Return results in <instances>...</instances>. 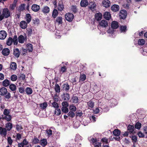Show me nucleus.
Segmentation results:
<instances>
[{"label":"nucleus","mask_w":147,"mask_h":147,"mask_svg":"<svg viewBox=\"0 0 147 147\" xmlns=\"http://www.w3.org/2000/svg\"><path fill=\"white\" fill-rule=\"evenodd\" d=\"M0 95L2 96L5 95L4 96L5 98L7 99H9L11 97V94L9 92L7 93V90L5 87L0 88Z\"/></svg>","instance_id":"f257e3e1"},{"label":"nucleus","mask_w":147,"mask_h":147,"mask_svg":"<svg viewBox=\"0 0 147 147\" xmlns=\"http://www.w3.org/2000/svg\"><path fill=\"white\" fill-rule=\"evenodd\" d=\"M10 16V12L9 9L7 8H4L2 14L0 15V21L2 20L4 18H7Z\"/></svg>","instance_id":"f03ea898"},{"label":"nucleus","mask_w":147,"mask_h":147,"mask_svg":"<svg viewBox=\"0 0 147 147\" xmlns=\"http://www.w3.org/2000/svg\"><path fill=\"white\" fill-rule=\"evenodd\" d=\"M127 11L125 9L121 10L119 12V18L120 19L125 20L127 16Z\"/></svg>","instance_id":"7ed1b4c3"},{"label":"nucleus","mask_w":147,"mask_h":147,"mask_svg":"<svg viewBox=\"0 0 147 147\" xmlns=\"http://www.w3.org/2000/svg\"><path fill=\"white\" fill-rule=\"evenodd\" d=\"M65 18L66 20L69 22H71L74 18L73 14L70 13H68L65 15Z\"/></svg>","instance_id":"20e7f679"},{"label":"nucleus","mask_w":147,"mask_h":147,"mask_svg":"<svg viewBox=\"0 0 147 147\" xmlns=\"http://www.w3.org/2000/svg\"><path fill=\"white\" fill-rule=\"evenodd\" d=\"M7 130L5 128L0 127V135L5 138L7 134Z\"/></svg>","instance_id":"39448f33"},{"label":"nucleus","mask_w":147,"mask_h":147,"mask_svg":"<svg viewBox=\"0 0 147 147\" xmlns=\"http://www.w3.org/2000/svg\"><path fill=\"white\" fill-rule=\"evenodd\" d=\"M18 41L20 43H23L25 41L27 40V36H24L22 35H20L18 38Z\"/></svg>","instance_id":"423d86ee"},{"label":"nucleus","mask_w":147,"mask_h":147,"mask_svg":"<svg viewBox=\"0 0 147 147\" xmlns=\"http://www.w3.org/2000/svg\"><path fill=\"white\" fill-rule=\"evenodd\" d=\"M120 7L118 5H113L111 7V10L114 12H116L119 11Z\"/></svg>","instance_id":"0eeeda50"},{"label":"nucleus","mask_w":147,"mask_h":147,"mask_svg":"<svg viewBox=\"0 0 147 147\" xmlns=\"http://www.w3.org/2000/svg\"><path fill=\"white\" fill-rule=\"evenodd\" d=\"M103 7L106 8L109 7L111 5V2L109 0H104L102 3Z\"/></svg>","instance_id":"6e6552de"},{"label":"nucleus","mask_w":147,"mask_h":147,"mask_svg":"<svg viewBox=\"0 0 147 147\" xmlns=\"http://www.w3.org/2000/svg\"><path fill=\"white\" fill-rule=\"evenodd\" d=\"M7 34L6 32L4 30L0 31V39L1 40L4 39L7 36Z\"/></svg>","instance_id":"1a4fd4ad"},{"label":"nucleus","mask_w":147,"mask_h":147,"mask_svg":"<svg viewBox=\"0 0 147 147\" xmlns=\"http://www.w3.org/2000/svg\"><path fill=\"white\" fill-rule=\"evenodd\" d=\"M63 99L65 101H68L70 98L69 95L67 92L63 93L62 95Z\"/></svg>","instance_id":"9d476101"},{"label":"nucleus","mask_w":147,"mask_h":147,"mask_svg":"<svg viewBox=\"0 0 147 147\" xmlns=\"http://www.w3.org/2000/svg\"><path fill=\"white\" fill-rule=\"evenodd\" d=\"M31 8L33 11L34 12H37L39 10L40 7L39 5L36 4H34L32 5Z\"/></svg>","instance_id":"9b49d317"},{"label":"nucleus","mask_w":147,"mask_h":147,"mask_svg":"<svg viewBox=\"0 0 147 147\" xmlns=\"http://www.w3.org/2000/svg\"><path fill=\"white\" fill-rule=\"evenodd\" d=\"M13 127L12 124L10 122H7L5 124V127L7 131H10Z\"/></svg>","instance_id":"f8f14e48"},{"label":"nucleus","mask_w":147,"mask_h":147,"mask_svg":"<svg viewBox=\"0 0 147 147\" xmlns=\"http://www.w3.org/2000/svg\"><path fill=\"white\" fill-rule=\"evenodd\" d=\"M13 54L15 57L18 58L20 55V51L18 49L16 48L13 50Z\"/></svg>","instance_id":"ddd939ff"},{"label":"nucleus","mask_w":147,"mask_h":147,"mask_svg":"<svg viewBox=\"0 0 147 147\" xmlns=\"http://www.w3.org/2000/svg\"><path fill=\"white\" fill-rule=\"evenodd\" d=\"M103 16L105 19L108 20H109L111 17L110 13L108 12H105Z\"/></svg>","instance_id":"4468645a"},{"label":"nucleus","mask_w":147,"mask_h":147,"mask_svg":"<svg viewBox=\"0 0 147 147\" xmlns=\"http://www.w3.org/2000/svg\"><path fill=\"white\" fill-rule=\"evenodd\" d=\"M119 27L118 23L115 21H113L111 24V27L113 29H117Z\"/></svg>","instance_id":"2eb2a0df"},{"label":"nucleus","mask_w":147,"mask_h":147,"mask_svg":"<svg viewBox=\"0 0 147 147\" xmlns=\"http://www.w3.org/2000/svg\"><path fill=\"white\" fill-rule=\"evenodd\" d=\"M2 53L5 56H7L10 53V50L8 48H4L2 50Z\"/></svg>","instance_id":"dca6fc26"},{"label":"nucleus","mask_w":147,"mask_h":147,"mask_svg":"<svg viewBox=\"0 0 147 147\" xmlns=\"http://www.w3.org/2000/svg\"><path fill=\"white\" fill-rule=\"evenodd\" d=\"M28 24L27 22L25 21H22L20 22V27L22 28L25 29L27 27Z\"/></svg>","instance_id":"f3484780"},{"label":"nucleus","mask_w":147,"mask_h":147,"mask_svg":"<svg viewBox=\"0 0 147 147\" xmlns=\"http://www.w3.org/2000/svg\"><path fill=\"white\" fill-rule=\"evenodd\" d=\"M99 25L102 27H106L108 26V22L105 20H102L99 23Z\"/></svg>","instance_id":"a211bd4d"},{"label":"nucleus","mask_w":147,"mask_h":147,"mask_svg":"<svg viewBox=\"0 0 147 147\" xmlns=\"http://www.w3.org/2000/svg\"><path fill=\"white\" fill-rule=\"evenodd\" d=\"M25 18L27 23L28 24L31 22L32 20V17L30 14L28 13L26 15Z\"/></svg>","instance_id":"6ab92c4d"},{"label":"nucleus","mask_w":147,"mask_h":147,"mask_svg":"<svg viewBox=\"0 0 147 147\" xmlns=\"http://www.w3.org/2000/svg\"><path fill=\"white\" fill-rule=\"evenodd\" d=\"M134 129L133 125H129L127 127V130L130 134L133 133Z\"/></svg>","instance_id":"aec40b11"},{"label":"nucleus","mask_w":147,"mask_h":147,"mask_svg":"<svg viewBox=\"0 0 147 147\" xmlns=\"http://www.w3.org/2000/svg\"><path fill=\"white\" fill-rule=\"evenodd\" d=\"M42 11L45 14L49 13L50 11L49 7L47 6H44L42 8Z\"/></svg>","instance_id":"412c9836"},{"label":"nucleus","mask_w":147,"mask_h":147,"mask_svg":"<svg viewBox=\"0 0 147 147\" xmlns=\"http://www.w3.org/2000/svg\"><path fill=\"white\" fill-rule=\"evenodd\" d=\"M62 87L63 90H65L66 92H68L69 89V86L68 84L65 83L63 84Z\"/></svg>","instance_id":"4be33fe9"},{"label":"nucleus","mask_w":147,"mask_h":147,"mask_svg":"<svg viewBox=\"0 0 147 147\" xmlns=\"http://www.w3.org/2000/svg\"><path fill=\"white\" fill-rule=\"evenodd\" d=\"M2 116L3 120L5 119L8 122L10 121L12 118L11 116L9 115L5 116H4L3 115Z\"/></svg>","instance_id":"5701e85b"},{"label":"nucleus","mask_w":147,"mask_h":147,"mask_svg":"<svg viewBox=\"0 0 147 147\" xmlns=\"http://www.w3.org/2000/svg\"><path fill=\"white\" fill-rule=\"evenodd\" d=\"M80 4L82 7H86L88 5V1L87 0H82Z\"/></svg>","instance_id":"b1692460"},{"label":"nucleus","mask_w":147,"mask_h":147,"mask_svg":"<svg viewBox=\"0 0 147 147\" xmlns=\"http://www.w3.org/2000/svg\"><path fill=\"white\" fill-rule=\"evenodd\" d=\"M10 67L11 69L13 70H16L17 68L16 63L15 62H11L10 64Z\"/></svg>","instance_id":"393cba45"},{"label":"nucleus","mask_w":147,"mask_h":147,"mask_svg":"<svg viewBox=\"0 0 147 147\" xmlns=\"http://www.w3.org/2000/svg\"><path fill=\"white\" fill-rule=\"evenodd\" d=\"M102 14L100 13H96L95 16V19L98 21L101 20L102 18Z\"/></svg>","instance_id":"a878e982"},{"label":"nucleus","mask_w":147,"mask_h":147,"mask_svg":"<svg viewBox=\"0 0 147 147\" xmlns=\"http://www.w3.org/2000/svg\"><path fill=\"white\" fill-rule=\"evenodd\" d=\"M16 2L14 1L13 3L10 4L9 5V8L10 11L13 10L16 6Z\"/></svg>","instance_id":"bb28decb"},{"label":"nucleus","mask_w":147,"mask_h":147,"mask_svg":"<svg viewBox=\"0 0 147 147\" xmlns=\"http://www.w3.org/2000/svg\"><path fill=\"white\" fill-rule=\"evenodd\" d=\"M121 131L118 129H115L113 131V135L115 136H119L121 134Z\"/></svg>","instance_id":"cd10ccee"},{"label":"nucleus","mask_w":147,"mask_h":147,"mask_svg":"<svg viewBox=\"0 0 147 147\" xmlns=\"http://www.w3.org/2000/svg\"><path fill=\"white\" fill-rule=\"evenodd\" d=\"M25 4L24 3L21 4L18 9V11L20 12L23 11L25 9Z\"/></svg>","instance_id":"c85d7f7f"},{"label":"nucleus","mask_w":147,"mask_h":147,"mask_svg":"<svg viewBox=\"0 0 147 147\" xmlns=\"http://www.w3.org/2000/svg\"><path fill=\"white\" fill-rule=\"evenodd\" d=\"M2 84L4 87H7L10 85V82L7 79L4 80L2 83Z\"/></svg>","instance_id":"c756f323"},{"label":"nucleus","mask_w":147,"mask_h":147,"mask_svg":"<svg viewBox=\"0 0 147 147\" xmlns=\"http://www.w3.org/2000/svg\"><path fill=\"white\" fill-rule=\"evenodd\" d=\"M18 39L17 36L16 35L14 36L13 38H12L13 42L14 45H17L18 42Z\"/></svg>","instance_id":"7c9ffc66"},{"label":"nucleus","mask_w":147,"mask_h":147,"mask_svg":"<svg viewBox=\"0 0 147 147\" xmlns=\"http://www.w3.org/2000/svg\"><path fill=\"white\" fill-rule=\"evenodd\" d=\"M69 110L70 111L74 112L77 110L76 107L74 105H71L69 106Z\"/></svg>","instance_id":"2f4dec72"},{"label":"nucleus","mask_w":147,"mask_h":147,"mask_svg":"<svg viewBox=\"0 0 147 147\" xmlns=\"http://www.w3.org/2000/svg\"><path fill=\"white\" fill-rule=\"evenodd\" d=\"M64 8V5L62 3H59L58 5L57 9L59 11H62Z\"/></svg>","instance_id":"473e14b6"},{"label":"nucleus","mask_w":147,"mask_h":147,"mask_svg":"<svg viewBox=\"0 0 147 147\" xmlns=\"http://www.w3.org/2000/svg\"><path fill=\"white\" fill-rule=\"evenodd\" d=\"M72 100L73 102L74 103L76 104L78 103L79 99L78 97L77 96H73L72 98Z\"/></svg>","instance_id":"72a5a7b5"},{"label":"nucleus","mask_w":147,"mask_h":147,"mask_svg":"<svg viewBox=\"0 0 147 147\" xmlns=\"http://www.w3.org/2000/svg\"><path fill=\"white\" fill-rule=\"evenodd\" d=\"M48 105L47 102H44L42 103H41L40 104V107L41 109H44L46 108L47 107Z\"/></svg>","instance_id":"f704fd0d"},{"label":"nucleus","mask_w":147,"mask_h":147,"mask_svg":"<svg viewBox=\"0 0 147 147\" xmlns=\"http://www.w3.org/2000/svg\"><path fill=\"white\" fill-rule=\"evenodd\" d=\"M26 93L28 95L31 94L32 93V90L31 88L28 87L25 89Z\"/></svg>","instance_id":"c9c22d12"},{"label":"nucleus","mask_w":147,"mask_h":147,"mask_svg":"<svg viewBox=\"0 0 147 147\" xmlns=\"http://www.w3.org/2000/svg\"><path fill=\"white\" fill-rule=\"evenodd\" d=\"M67 69L66 67L64 65L62 67H61L59 69L60 73L62 74L64 73L65 72L66 70Z\"/></svg>","instance_id":"e433bc0d"},{"label":"nucleus","mask_w":147,"mask_h":147,"mask_svg":"<svg viewBox=\"0 0 147 147\" xmlns=\"http://www.w3.org/2000/svg\"><path fill=\"white\" fill-rule=\"evenodd\" d=\"M89 8L91 10H92L95 9L96 5L94 3L91 2L89 3Z\"/></svg>","instance_id":"4c0bfd02"},{"label":"nucleus","mask_w":147,"mask_h":147,"mask_svg":"<svg viewBox=\"0 0 147 147\" xmlns=\"http://www.w3.org/2000/svg\"><path fill=\"white\" fill-rule=\"evenodd\" d=\"M9 88L12 91H15L16 89V85L13 84H10L9 86Z\"/></svg>","instance_id":"58836bf2"},{"label":"nucleus","mask_w":147,"mask_h":147,"mask_svg":"<svg viewBox=\"0 0 147 147\" xmlns=\"http://www.w3.org/2000/svg\"><path fill=\"white\" fill-rule=\"evenodd\" d=\"M71 10L74 13H76L78 11L77 7L76 5H72L71 7Z\"/></svg>","instance_id":"ea45409f"},{"label":"nucleus","mask_w":147,"mask_h":147,"mask_svg":"<svg viewBox=\"0 0 147 147\" xmlns=\"http://www.w3.org/2000/svg\"><path fill=\"white\" fill-rule=\"evenodd\" d=\"M32 144L34 145L39 143V140L36 137H34V139L32 140Z\"/></svg>","instance_id":"a19ab883"},{"label":"nucleus","mask_w":147,"mask_h":147,"mask_svg":"<svg viewBox=\"0 0 147 147\" xmlns=\"http://www.w3.org/2000/svg\"><path fill=\"white\" fill-rule=\"evenodd\" d=\"M12 38L11 37H9L6 41V44L8 46H10L13 42Z\"/></svg>","instance_id":"79ce46f5"},{"label":"nucleus","mask_w":147,"mask_h":147,"mask_svg":"<svg viewBox=\"0 0 147 147\" xmlns=\"http://www.w3.org/2000/svg\"><path fill=\"white\" fill-rule=\"evenodd\" d=\"M41 145L43 146H45L47 144V140L45 139H43L40 140Z\"/></svg>","instance_id":"37998d69"},{"label":"nucleus","mask_w":147,"mask_h":147,"mask_svg":"<svg viewBox=\"0 0 147 147\" xmlns=\"http://www.w3.org/2000/svg\"><path fill=\"white\" fill-rule=\"evenodd\" d=\"M88 105L89 107L92 108L94 106V102L92 100H90L88 102Z\"/></svg>","instance_id":"c03bdc74"},{"label":"nucleus","mask_w":147,"mask_h":147,"mask_svg":"<svg viewBox=\"0 0 147 147\" xmlns=\"http://www.w3.org/2000/svg\"><path fill=\"white\" fill-rule=\"evenodd\" d=\"M58 14V11L56 9H54L53 10L52 16L54 18H55L57 16Z\"/></svg>","instance_id":"a18cd8bd"},{"label":"nucleus","mask_w":147,"mask_h":147,"mask_svg":"<svg viewBox=\"0 0 147 147\" xmlns=\"http://www.w3.org/2000/svg\"><path fill=\"white\" fill-rule=\"evenodd\" d=\"M55 92L57 93H59L60 92V88L59 86L57 83L55 84Z\"/></svg>","instance_id":"49530a36"},{"label":"nucleus","mask_w":147,"mask_h":147,"mask_svg":"<svg viewBox=\"0 0 147 147\" xmlns=\"http://www.w3.org/2000/svg\"><path fill=\"white\" fill-rule=\"evenodd\" d=\"M145 41L144 39H140L138 40V44L140 45H143L145 43Z\"/></svg>","instance_id":"de8ad7c7"},{"label":"nucleus","mask_w":147,"mask_h":147,"mask_svg":"<svg viewBox=\"0 0 147 147\" xmlns=\"http://www.w3.org/2000/svg\"><path fill=\"white\" fill-rule=\"evenodd\" d=\"M27 49L30 52H32L33 51V46L32 44H28L27 45Z\"/></svg>","instance_id":"09e8293b"},{"label":"nucleus","mask_w":147,"mask_h":147,"mask_svg":"<svg viewBox=\"0 0 147 147\" xmlns=\"http://www.w3.org/2000/svg\"><path fill=\"white\" fill-rule=\"evenodd\" d=\"M56 21L58 22L59 24H62V18L61 17H59L57 18Z\"/></svg>","instance_id":"8fccbe9b"},{"label":"nucleus","mask_w":147,"mask_h":147,"mask_svg":"<svg viewBox=\"0 0 147 147\" xmlns=\"http://www.w3.org/2000/svg\"><path fill=\"white\" fill-rule=\"evenodd\" d=\"M86 78V75L84 74H81L80 77V80L82 81H84Z\"/></svg>","instance_id":"3c124183"},{"label":"nucleus","mask_w":147,"mask_h":147,"mask_svg":"<svg viewBox=\"0 0 147 147\" xmlns=\"http://www.w3.org/2000/svg\"><path fill=\"white\" fill-rule=\"evenodd\" d=\"M33 23L35 25H38L39 23V20L38 18H34L32 20Z\"/></svg>","instance_id":"603ef678"},{"label":"nucleus","mask_w":147,"mask_h":147,"mask_svg":"<svg viewBox=\"0 0 147 147\" xmlns=\"http://www.w3.org/2000/svg\"><path fill=\"white\" fill-rule=\"evenodd\" d=\"M120 30L121 31V32H126L127 31V26H121Z\"/></svg>","instance_id":"864d4df0"},{"label":"nucleus","mask_w":147,"mask_h":147,"mask_svg":"<svg viewBox=\"0 0 147 147\" xmlns=\"http://www.w3.org/2000/svg\"><path fill=\"white\" fill-rule=\"evenodd\" d=\"M67 115L69 117H70L71 118H73L75 115V113L74 112L70 111L67 113Z\"/></svg>","instance_id":"5fc2aeb1"},{"label":"nucleus","mask_w":147,"mask_h":147,"mask_svg":"<svg viewBox=\"0 0 147 147\" xmlns=\"http://www.w3.org/2000/svg\"><path fill=\"white\" fill-rule=\"evenodd\" d=\"M17 76L15 75H12L10 77V79L12 81H15L17 80Z\"/></svg>","instance_id":"6e6d98bb"},{"label":"nucleus","mask_w":147,"mask_h":147,"mask_svg":"<svg viewBox=\"0 0 147 147\" xmlns=\"http://www.w3.org/2000/svg\"><path fill=\"white\" fill-rule=\"evenodd\" d=\"M130 137L131 138L132 142L134 144L137 142V139L136 136H132L131 137V136H130Z\"/></svg>","instance_id":"4d7b16f0"},{"label":"nucleus","mask_w":147,"mask_h":147,"mask_svg":"<svg viewBox=\"0 0 147 147\" xmlns=\"http://www.w3.org/2000/svg\"><path fill=\"white\" fill-rule=\"evenodd\" d=\"M57 102L54 101L51 103V106L55 109L58 108L59 107L58 103Z\"/></svg>","instance_id":"13d9d810"},{"label":"nucleus","mask_w":147,"mask_h":147,"mask_svg":"<svg viewBox=\"0 0 147 147\" xmlns=\"http://www.w3.org/2000/svg\"><path fill=\"white\" fill-rule=\"evenodd\" d=\"M141 127V124L139 122H137L135 125V127L136 129H140Z\"/></svg>","instance_id":"bf43d9fd"},{"label":"nucleus","mask_w":147,"mask_h":147,"mask_svg":"<svg viewBox=\"0 0 147 147\" xmlns=\"http://www.w3.org/2000/svg\"><path fill=\"white\" fill-rule=\"evenodd\" d=\"M19 92L21 93H24L25 91V87L24 86L18 88Z\"/></svg>","instance_id":"052dcab7"},{"label":"nucleus","mask_w":147,"mask_h":147,"mask_svg":"<svg viewBox=\"0 0 147 147\" xmlns=\"http://www.w3.org/2000/svg\"><path fill=\"white\" fill-rule=\"evenodd\" d=\"M61 114V111L60 109L57 108L55 109V114L57 115H59Z\"/></svg>","instance_id":"680f3d73"},{"label":"nucleus","mask_w":147,"mask_h":147,"mask_svg":"<svg viewBox=\"0 0 147 147\" xmlns=\"http://www.w3.org/2000/svg\"><path fill=\"white\" fill-rule=\"evenodd\" d=\"M46 133L48 134V136L49 137L52 135V131L51 129H47L46 130Z\"/></svg>","instance_id":"e2e57ef3"},{"label":"nucleus","mask_w":147,"mask_h":147,"mask_svg":"<svg viewBox=\"0 0 147 147\" xmlns=\"http://www.w3.org/2000/svg\"><path fill=\"white\" fill-rule=\"evenodd\" d=\"M61 111L63 112L66 113L68 112L69 109L67 107H62Z\"/></svg>","instance_id":"0e129e2a"},{"label":"nucleus","mask_w":147,"mask_h":147,"mask_svg":"<svg viewBox=\"0 0 147 147\" xmlns=\"http://www.w3.org/2000/svg\"><path fill=\"white\" fill-rule=\"evenodd\" d=\"M27 34L28 36H31L32 33V29L30 28H28L27 29Z\"/></svg>","instance_id":"69168bd1"},{"label":"nucleus","mask_w":147,"mask_h":147,"mask_svg":"<svg viewBox=\"0 0 147 147\" xmlns=\"http://www.w3.org/2000/svg\"><path fill=\"white\" fill-rule=\"evenodd\" d=\"M67 101L63 102L61 104L62 107H67L69 106V104Z\"/></svg>","instance_id":"338daca9"},{"label":"nucleus","mask_w":147,"mask_h":147,"mask_svg":"<svg viewBox=\"0 0 147 147\" xmlns=\"http://www.w3.org/2000/svg\"><path fill=\"white\" fill-rule=\"evenodd\" d=\"M53 98L54 101L58 102L59 100V96L57 94H55Z\"/></svg>","instance_id":"774afa93"}]
</instances>
